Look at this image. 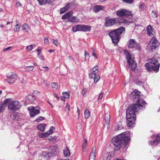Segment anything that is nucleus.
<instances>
[{
	"label": "nucleus",
	"instance_id": "nucleus-1",
	"mask_svg": "<svg viewBox=\"0 0 160 160\" xmlns=\"http://www.w3.org/2000/svg\"><path fill=\"white\" fill-rule=\"evenodd\" d=\"M140 92L138 91L132 92L129 95L130 99L133 101L137 100L136 104L130 105L126 111L127 124L128 127H133L135 125L136 120L135 113L139 110L145 108L147 103L139 97Z\"/></svg>",
	"mask_w": 160,
	"mask_h": 160
},
{
	"label": "nucleus",
	"instance_id": "nucleus-2",
	"mask_svg": "<svg viewBox=\"0 0 160 160\" xmlns=\"http://www.w3.org/2000/svg\"><path fill=\"white\" fill-rule=\"evenodd\" d=\"M130 139V132L128 131L123 132L113 138L112 142L114 146V150H119L123 146L125 148L128 144Z\"/></svg>",
	"mask_w": 160,
	"mask_h": 160
},
{
	"label": "nucleus",
	"instance_id": "nucleus-3",
	"mask_svg": "<svg viewBox=\"0 0 160 160\" xmlns=\"http://www.w3.org/2000/svg\"><path fill=\"white\" fill-rule=\"evenodd\" d=\"M125 31V28L123 27L111 31L109 33L108 35L111 38L112 42L115 44H117L120 40V35L124 34Z\"/></svg>",
	"mask_w": 160,
	"mask_h": 160
},
{
	"label": "nucleus",
	"instance_id": "nucleus-4",
	"mask_svg": "<svg viewBox=\"0 0 160 160\" xmlns=\"http://www.w3.org/2000/svg\"><path fill=\"white\" fill-rule=\"evenodd\" d=\"M144 66L148 71L157 72L159 70L160 64L158 62L157 59L152 58L150 60V62L146 63Z\"/></svg>",
	"mask_w": 160,
	"mask_h": 160
},
{
	"label": "nucleus",
	"instance_id": "nucleus-5",
	"mask_svg": "<svg viewBox=\"0 0 160 160\" xmlns=\"http://www.w3.org/2000/svg\"><path fill=\"white\" fill-rule=\"evenodd\" d=\"M124 54L126 56L127 62L129 65V68L131 70L134 71L137 67V63L134 60V58L132 57L128 51L125 52Z\"/></svg>",
	"mask_w": 160,
	"mask_h": 160
},
{
	"label": "nucleus",
	"instance_id": "nucleus-6",
	"mask_svg": "<svg viewBox=\"0 0 160 160\" xmlns=\"http://www.w3.org/2000/svg\"><path fill=\"white\" fill-rule=\"evenodd\" d=\"M98 68L97 66L92 68L91 70V72L89 75V77L90 78H93L94 79L95 83L97 82L100 78L99 76L97 75L98 72Z\"/></svg>",
	"mask_w": 160,
	"mask_h": 160
},
{
	"label": "nucleus",
	"instance_id": "nucleus-7",
	"mask_svg": "<svg viewBox=\"0 0 160 160\" xmlns=\"http://www.w3.org/2000/svg\"><path fill=\"white\" fill-rule=\"evenodd\" d=\"M21 107V104L18 101H12L11 100V110L13 111L18 110Z\"/></svg>",
	"mask_w": 160,
	"mask_h": 160
},
{
	"label": "nucleus",
	"instance_id": "nucleus-8",
	"mask_svg": "<svg viewBox=\"0 0 160 160\" xmlns=\"http://www.w3.org/2000/svg\"><path fill=\"white\" fill-rule=\"evenodd\" d=\"M8 107L9 110L10 108V98L5 99L2 102L0 106V112H3Z\"/></svg>",
	"mask_w": 160,
	"mask_h": 160
},
{
	"label": "nucleus",
	"instance_id": "nucleus-9",
	"mask_svg": "<svg viewBox=\"0 0 160 160\" xmlns=\"http://www.w3.org/2000/svg\"><path fill=\"white\" fill-rule=\"evenodd\" d=\"M128 47L131 48H135L136 49H139V46L137 44L136 41L134 39H130L128 42Z\"/></svg>",
	"mask_w": 160,
	"mask_h": 160
},
{
	"label": "nucleus",
	"instance_id": "nucleus-10",
	"mask_svg": "<svg viewBox=\"0 0 160 160\" xmlns=\"http://www.w3.org/2000/svg\"><path fill=\"white\" fill-rule=\"evenodd\" d=\"M149 45L151 49H155L159 46V42L155 38H153L149 42Z\"/></svg>",
	"mask_w": 160,
	"mask_h": 160
},
{
	"label": "nucleus",
	"instance_id": "nucleus-11",
	"mask_svg": "<svg viewBox=\"0 0 160 160\" xmlns=\"http://www.w3.org/2000/svg\"><path fill=\"white\" fill-rule=\"evenodd\" d=\"M78 31L90 32L91 30V26H90L84 25H78Z\"/></svg>",
	"mask_w": 160,
	"mask_h": 160
},
{
	"label": "nucleus",
	"instance_id": "nucleus-12",
	"mask_svg": "<svg viewBox=\"0 0 160 160\" xmlns=\"http://www.w3.org/2000/svg\"><path fill=\"white\" fill-rule=\"evenodd\" d=\"M116 14L118 16L121 17L130 16L131 14V12L125 9L118 10Z\"/></svg>",
	"mask_w": 160,
	"mask_h": 160
},
{
	"label": "nucleus",
	"instance_id": "nucleus-13",
	"mask_svg": "<svg viewBox=\"0 0 160 160\" xmlns=\"http://www.w3.org/2000/svg\"><path fill=\"white\" fill-rule=\"evenodd\" d=\"M28 110L29 111L31 117H34L40 112L39 109H36L35 107H28Z\"/></svg>",
	"mask_w": 160,
	"mask_h": 160
},
{
	"label": "nucleus",
	"instance_id": "nucleus-14",
	"mask_svg": "<svg viewBox=\"0 0 160 160\" xmlns=\"http://www.w3.org/2000/svg\"><path fill=\"white\" fill-rule=\"evenodd\" d=\"M115 18H106L105 22V26L106 27H110L112 26L114 24H116Z\"/></svg>",
	"mask_w": 160,
	"mask_h": 160
},
{
	"label": "nucleus",
	"instance_id": "nucleus-15",
	"mask_svg": "<svg viewBox=\"0 0 160 160\" xmlns=\"http://www.w3.org/2000/svg\"><path fill=\"white\" fill-rule=\"evenodd\" d=\"M116 22V24H117L118 23H123L126 24H128L130 22L128 21L127 19L122 18H115Z\"/></svg>",
	"mask_w": 160,
	"mask_h": 160
},
{
	"label": "nucleus",
	"instance_id": "nucleus-16",
	"mask_svg": "<svg viewBox=\"0 0 160 160\" xmlns=\"http://www.w3.org/2000/svg\"><path fill=\"white\" fill-rule=\"evenodd\" d=\"M36 96L34 95H29L27 96L26 98L27 102L29 103H33L36 100Z\"/></svg>",
	"mask_w": 160,
	"mask_h": 160
},
{
	"label": "nucleus",
	"instance_id": "nucleus-17",
	"mask_svg": "<svg viewBox=\"0 0 160 160\" xmlns=\"http://www.w3.org/2000/svg\"><path fill=\"white\" fill-rule=\"evenodd\" d=\"M96 148L93 147L92 149V152L89 157V160H95L96 158L95 152Z\"/></svg>",
	"mask_w": 160,
	"mask_h": 160
},
{
	"label": "nucleus",
	"instance_id": "nucleus-18",
	"mask_svg": "<svg viewBox=\"0 0 160 160\" xmlns=\"http://www.w3.org/2000/svg\"><path fill=\"white\" fill-rule=\"evenodd\" d=\"M155 140L153 141H151V143H152V145H158V142H160V133L155 135Z\"/></svg>",
	"mask_w": 160,
	"mask_h": 160
},
{
	"label": "nucleus",
	"instance_id": "nucleus-19",
	"mask_svg": "<svg viewBox=\"0 0 160 160\" xmlns=\"http://www.w3.org/2000/svg\"><path fill=\"white\" fill-rule=\"evenodd\" d=\"M104 8V7L103 6L97 5L94 6L93 9L94 12L97 13L99 11L103 10Z\"/></svg>",
	"mask_w": 160,
	"mask_h": 160
},
{
	"label": "nucleus",
	"instance_id": "nucleus-20",
	"mask_svg": "<svg viewBox=\"0 0 160 160\" xmlns=\"http://www.w3.org/2000/svg\"><path fill=\"white\" fill-rule=\"evenodd\" d=\"M153 27L150 25H148L147 27V34L149 36H151L153 35L152 32H153Z\"/></svg>",
	"mask_w": 160,
	"mask_h": 160
},
{
	"label": "nucleus",
	"instance_id": "nucleus-21",
	"mask_svg": "<svg viewBox=\"0 0 160 160\" xmlns=\"http://www.w3.org/2000/svg\"><path fill=\"white\" fill-rule=\"evenodd\" d=\"M73 14V12L72 11H69L66 13L62 17V19H65L69 18Z\"/></svg>",
	"mask_w": 160,
	"mask_h": 160
},
{
	"label": "nucleus",
	"instance_id": "nucleus-22",
	"mask_svg": "<svg viewBox=\"0 0 160 160\" xmlns=\"http://www.w3.org/2000/svg\"><path fill=\"white\" fill-rule=\"evenodd\" d=\"M41 49H39L36 50L37 52H38V57L41 60H42V61H43L44 59V58L43 56L41 54Z\"/></svg>",
	"mask_w": 160,
	"mask_h": 160
},
{
	"label": "nucleus",
	"instance_id": "nucleus-23",
	"mask_svg": "<svg viewBox=\"0 0 160 160\" xmlns=\"http://www.w3.org/2000/svg\"><path fill=\"white\" fill-rule=\"evenodd\" d=\"M123 128L121 122H117L115 129L116 130H120Z\"/></svg>",
	"mask_w": 160,
	"mask_h": 160
},
{
	"label": "nucleus",
	"instance_id": "nucleus-24",
	"mask_svg": "<svg viewBox=\"0 0 160 160\" xmlns=\"http://www.w3.org/2000/svg\"><path fill=\"white\" fill-rule=\"evenodd\" d=\"M17 76L14 73H12L11 74V83H12L17 79Z\"/></svg>",
	"mask_w": 160,
	"mask_h": 160
},
{
	"label": "nucleus",
	"instance_id": "nucleus-25",
	"mask_svg": "<svg viewBox=\"0 0 160 160\" xmlns=\"http://www.w3.org/2000/svg\"><path fill=\"white\" fill-rule=\"evenodd\" d=\"M46 126V125L45 124H40L38 125L37 128L39 130L42 132H43Z\"/></svg>",
	"mask_w": 160,
	"mask_h": 160
},
{
	"label": "nucleus",
	"instance_id": "nucleus-26",
	"mask_svg": "<svg viewBox=\"0 0 160 160\" xmlns=\"http://www.w3.org/2000/svg\"><path fill=\"white\" fill-rule=\"evenodd\" d=\"M79 21V19L77 18L76 17L72 16L70 18H69L68 21L71 22H78Z\"/></svg>",
	"mask_w": 160,
	"mask_h": 160
},
{
	"label": "nucleus",
	"instance_id": "nucleus-27",
	"mask_svg": "<svg viewBox=\"0 0 160 160\" xmlns=\"http://www.w3.org/2000/svg\"><path fill=\"white\" fill-rule=\"evenodd\" d=\"M63 152L65 157H69L70 155V151L68 147H66V149L63 150Z\"/></svg>",
	"mask_w": 160,
	"mask_h": 160
},
{
	"label": "nucleus",
	"instance_id": "nucleus-28",
	"mask_svg": "<svg viewBox=\"0 0 160 160\" xmlns=\"http://www.w3.org/2000/svg\"><path fill=\"white\" fill-rule=\"evenodd\" d=\"M104 119L106 123L107 124H109L110 119V116L109 114L107 113L105 114Z\"/></svg>",
	"mask_w": 160,
	"mask_h": 160
},
{
	"label": "nucleus",
	"instance_id": "nucleus-29",
	"mask_svg": "<svg viewBox=\"0 0 160 160\" xmlns=\"http://www.w3.org/2000/svg\"><path fill=\"white\" fill-rule=\"evenodd\" d=\"M112 157V156L110 152H107L105 155L103 160H110Z\"/></svg>",
	"mask_w": 160,
	"mask_h": 160
},
{
	"label": "nucleus",
	"instance_id": "nucleus-30",
	"mask_svg": "<svg viewBox=\"0 0 160 160\" xmlns=\"http://www.w3.org/2000/svg\"><path fill=\"white\" fill-rule=\"evenodd\" d=\"M87 144V140L86 139H84V142L82 145V148L83 152H84L85 150V148Z\"/></svg>",
	"mask_w": 160,
	"mask_h": 160
},
{
	"label": "nucleus",
	"instance_id": "nucleus-31",
	"mask_svg": "<svg viewBox=\"0 0 160 160\" xmlns=\"http://www.w3.org/2000/svg\"><path fill=\"white\" fill-rule=\"evenodd\" d=\"M37 1L40 5H43L47 3L48 0H37Z\"/></svg>",
	"mask_w": 160,
	"mask_h": 160
},
{
	"label": "nucleus",
	"instance_id": "nucleus-32",
	"mask_svg": "<svg viewBox=\"0 0 160 160\" xmlns=\"http://www.w3.org/2000/svg\"><path fill=\"white\" fill-rule=\"evenodd\" d=\"M49 135L48 132L42 133L39 135V137L40 138H44L47 137Z\"/></svg>",
	"mask_w": 160,
	"mask_h": 160
},
{
	"label": "nucleus",
	"instance_id": "nucleus-33",
	"mask_svg": "<svg viewBox=\"0 0 160 160\" xmlns=\"http://www.w3.org/2000/svg\"><path fill=\"white\" fill-rule=\"evenodd\" d=\"M34 68L33 66H29L25 67V69L27 71H32Z\"/></svg>",
	"mask_w": 160,
	"mask_h": 160
},
{
	"label": "nucleus",
	"instance_id": "nucleus-34",
	"mask_svg": "<svg viewBox=\"0 0 160 160\" xmlns=\"http://www.w3.org/2000/svg\"><path fill=\"white\" fill-rule=\"evenodd\" d=\"M58 146L57 145H55L53 147V148L51 151V153H54V152H57L58 151Z\"/></svg>",
	"mask_w": 160,
	"mask_h": 160
},
{
	"label": "nucleus",
	"instance_id": "nucleus-35",
	"mask_svg": "<svg viewBox=\"0 0 160 160\" xmlns=\"http://www.w3.org/2000/svg\"><path fill=\"white\" fill-rule=\"evenodd\" d=\"M90 112L88 110H86L84 112L85 117L86 118H88L90 115Z\"/></svg>",
	"mask_w": 160,
	"mask_h": 160
},
{
	"label": "nucleus",
	"instance_id": "nucleus-36",
	"mask_svg": "<svg viewBox=\"0 0 160 160\" xmlns=\"http://www.w3.org/2000/svg\"><path fill=\"white\" fill-rule=\"evenodd\" d=\"M51 85L53 90H56L57 89L58 85L56 83H52Z\"/></svg>",
	"mask_w": 160,
	"mask_h": 160
},
{
	"label": "nucleus",
	"instance_id": "nucleus-37",
	"mask_svg": "<svg viewBox=\"0 0 160 160\" xmlns=\"http://www.w3.org/2000/svg\"><path fill=\"white\" fill-rule=\"evenodd\" d=\"M28 26L27 24L24 23L22 26V28L23 30L27 32L28 29Z\"/></svg>",
	"mask_w": 160,
	"mask_h": 160
},
{
	"label": "nucleus",
	"instance_id": "nucleus-38",
	"mask_svg": "<svg viewBox=\"0 0 160 160\" xmlns=\"http://www.w3.org/2000/svg\"><path fill=\"white\" fill-rule=\"evenodd\" d=\"M45 119L44 117L41 116L38 117L34 121L39 122Z\"/></svg>",
	"mask_w": 160,
	"mask_h": 160
},
{
	"label": "nucleus",
	"instance_id": "nucleus-39",
	"mask_svg": "<svg viewBox=\"0 0 160 160\" xmlns=\"http://www.w3.org/2000/svg\"><path fill=\"white\" fill-rule=\"evenodd\" d=\"M84 54L85 60H89V59L90 57L89 53L88 52H87L86 51H85Z\"/></svg>",
	"mask_w": 160,
	"mask_h": 160
},
{
	"label": "nucleus",
	"instance_id": "nucleus-40",
	"mask_svg": "<svg viewBox=\"0 0 160 160\" xmlns=\"http://www.w3.org/2000/svg\"><path fill=\"white\" fill-rule=\"evenodd\" d=\"M78 25H74L72 27V30L73 32H76L78 31Z\"/></svg>",
	"mask_w": 160,
	"mask_h": 160
},
{
	"label": "nucleus",
	"instance_id": "nucleus-41",
	"mask_svg": "<svg viewBox=\"0 0 160 160\" xmlns=\"http://www.w3.org/2000/svg\"><path fill=\"white\" fill-rule=\"evenodd\" d=\"M55 130V129L53 127H51L49 129V132H48L49 135L53 133L54 131Z\"/></svg>",
	"mask_w": 160,
	"mask_h": 160
},
{
	"label": "nucleus",
	"instance_id": "nucleus-42",
	"mask_svg": "<svg viewBox=\"0 0 160 160\" xmlns=\"http://www.w3.org/2000/svg\"><path fill=\"white\" fill-rule=\"evenodd\" d=\"M62 94L63 97L65 98H69V94L67 92H63Z\"/></svg>",
	"mask_w": 160,
	"mask_h": 160
},
{
	"label": "nucleus",
	"instance_id": "nucleus-43",
	"mask_svg": "<svg viewBox=\"0 0 160 160\" xmlns=\"http://www.w3.org/2000/svg\"><path fill=\"white\" fill-rule=\"evenodd\" d=\"M152 17L154 18H157L158 17L157 12L155 10L152 11Z\"/></svg>",
	"mask_w": 160,
	"mask_h": 160
},
{
	"label": "nucleus",
	"instance_id": "nucleus-44",
	"mask_svg": "<svg viewBox=\"0 0 160 160\" xmlns=\"http://www.w3.org/2000/svg\"><path fill=\"white\" fill-rule=\"evenodd\" d=\"M67 11L66 10L65 8H62L60 9V14H62Z\"/></svg>",
	"mask_w": 160,
	"mask_h": 160
},
{
	"label": "nucleus",
	"instance_id": "nucleus-45",
	"mask_svg": "<svg viewBox=\"0 0 160 160\" xmlns=\"http://www.w3.org/2000/svg\"><path fill=\"white\" fill-rule=\"evenodd\" d=\"M87 92V90L86 88H84L82 89V96H85V95L86 94Z\"/></svg>",
	"mask_w": 160,
	"mask_h": 160
},
{
	"label": "nucleus",
	"instance_id": "nucleus-46",
	"mask_svg": "<svg viewBox=\"0 0 160 160\" xmlns=\"http://www.w3.org/2000/svg\"><path fill=\"white\" fill-rule=\"evenodd\" d=\"M71 4L70 3H67L65 5V6L64 7V8H65L66 10L68 11V9L71 7Z\"/></svg>",
	"mask_w": 160,
	"mask_h": 160
},
{
	"label": "nucleus",
	"instance_id": "nucleus-47",
	"mask_svg": "<svg viewBox=\"0 0 160 160\" xmlns=\"http://www.w3.org/2000/svg\"><path fill=\"white\" fill-rule=\"evenodd\" d=\"M32 45H30L26 47V49L27 50L29 51H31L32 49Z\"/></svg>",
	"mask_w": 160,
	"mask_h": 160
},
{
	"label": "nucleus",
	"instance_id": "nucleus-48",
	"mask_svg": "<svg viewBox=\"0 0 160 160\" xmlns=\"http://www.w3.org/2000/svg\"><path fill=\"white\" fill-rule=\"evenodd\" d=\"M20 25L18 24H17L15 26V28H14V31L16 32L18 31L19 29H20Z\"/></svg>",
	"mask_w": 160,
	"mask_h": 160
},
{
	"label": "nucleus",
	"instance_id": "nucleus-49",
	"mask_svg": "<svg viewBox=\"0 0 160 160\" xmlns=\"http://www.w3.org/2000/svg\"><path fill=\"white\" fill-rule=\"evenodd\" d=\"M144 83V82L142 81H137L136 82V84L137 85L141 86L143 85V84Z\"/></svg>",
	"mask_w": 160,
	"mask_h": 160
},
{
	"label": "nucleus",
	"instance_id": "nucleus-50",
	"mask_svg": "<svg viewBox=\"0 0 160 160\" xmlns=\"http://www.w3.org/2000/svg\"><path fill=\"white\" fill-rule=\"evenodd\" d=\"M67 109L68 112L70 111V104L68 103L66 104L65 110L66 111Z\"/></svg>",
	"mask_w": 160,
	"mask_h": 160
},
{
	"label": "nucleus",
	"instance_id": "nucleus-51",
	"mask_svg": "<svg viewBox=\"0 0 160 160\" xmlns=\"http://www.w3.org/2000/svg\"><path fill=\"white\" fill-rule=\"evenodd\" d=\"M123 1L127 3L131 4L133 2V0H123Z\"/></svg>",
	"mask_w": 160,
	"mask_h": 160
},
{
	"label": "nucleus",
	"instance_id": "nucleus-52",
	"mask_svg": "<svg viewBox=\"0 0 160 160\" xmlns=\"http://www.w3.org/2000/svg\"><path fill=\"white\" fill-rule=\"evenodd\" d=\"M54 0H48L47 3L48 5H53L54 4Z\"/></svg>",
	"mask_w": 160,
	"mask_h": 160
},
{
	"label": "nucleus",
	"instance_id": "nucleus-53",
	"mask_svg": "<svg viewBox=\"0 0 160 160\" xmlns=\"http://www.w3.org/2000/svg\"><path fill=\"white\" fill-rule=\"evenodd\" d=\"M53 43L56 46H58L59 44V43L58 42V41L57 40L54 39L52 41Z\"/></svg>",
	"mask_w": 160,
	"mask_h": 160
},
{
	"label": "nucleus",
	"instance_id": "nucleus-54",
	"mask_svg": "<svg viewBox=\"0 0 160 160\" xmlns=\"http://www.w3.org/2000/svg\"><path fill=\"white\" fill-rule=\"evenodd\" d=\"M44 43L45 44H48L49 43V41L48 38L47 37L45 38L44 39Z\"/></svg>",
	"mask_w": 160,
	"mask_h": 160
},
{
	"label": "nucleus",
	"instance_id": "nucleus-55",
	"mask_svg": "<svg viewBox=\"0 0 160 160\" xmlns=\"http://www.w3.org/2000/svg\"><path fill=\"white\" fill-rule=\"evenodd\" d=\"M145 5L144 4H142L140 6V9H142V10H143L144 9Z\"/></svg>",
	"mask_w": 160,
	"mask_h": 160
},
{
	"label": "nucleus",
	"instance_id": "nucleus-56",
	"mask_svg": "<svg viewBox=\"0 0 160 160\" xmlns=\"http://www.w3.org/2000/svg\"><path fill=\"white\" fill-rule=\"evenodd\" d=\"M103 96V93L101 92L100 94L99 95V96L98 98V100H101Z\"/></svg>",
	"mask_w": 160,
	"mask_h": 160
},
{
	"label": "nucleus",
	"instance_id": "nucleus-57",
	"mask_svg": "<svg viewBox=\"0 0 160 160\" xmlns=\"http://www.w3.org/2000/svg\"><path fill=\"white\" fill-rule=\"evenodd\" d=\"M39 92L37 91H34L33 92V95H36V96L39 95Z\"/></svg>",
	"mask_w": 160,
	"mask_h": 160
},
{
	"label": "nucleus",
	"instance_id": "nucleus-58",
	"mask_svg": "<svg viewBox=\"0 0 160 160\" xmlns=\"http://www.w3.org/2000/svg\"><path fill=\"white\" fill-rule=\"evenodd\" d=\"M42 68H45V71H48L49 70V68L47 66H45L42 67Z\"/></svg>",
	"mask_w": 160,
	"mask_h": 160
},
{
	"label": "nucleus",
	"instance_id": "nucleus-59",
	"mask_svg": "<svg viewBox=\"0 0 160 160\" xmlns=\"http://www.w3.org/2000/svg\"><path fill=\"white\" fill-rule=\"evenodd\" d=\"M77 112H78V118L79 119V115H80V111H79V108L78 107H77Z\"/></svg>",
	"mask_w": 160,
	"mask_h": 160
},
{
	"label": "nucleus",
	"instance_id": "nucleus-60",
	"mask_svg": "<svg viewBox=\"0 0 160 160\" xmlns=\"http://www.w3.org/2000/svg\"><path fill=\"white\" fill-rule=\"evenodd\" d=\"M4 82H8L9 83H10V81L9 80L7 79H5L4 80Z\"/></svg>",
	"mask_w": 160,
	"mask_h": 160
},
{
	"label": "nucleus",
	"instance_id": "nucleus-61",
	"mask_svg": "<svg viewBox=\"0 0 160 160\" xmlns=\"http://www.w3.org/2000/svg\"><path fill=\"white\" fill-rule=\"evenodd\" d=\"M10 49V47H8L6 49H5L4 50H3V51H5L7 50H9Z\"/></svg>",
	"mask_w": 160,
	"mask_h": 160
},
{
	"label": "nucleus",
	"instance_id": "nucleus-62",
	"mask_svg": "<svg viewBox=\"0 0 160 160\" xmlns=\"http://www.w3.org/2000/svg\"><path fill=\"white\" fill-rule=\"evenodd\" d=\"M16 5L17 6H19L21 5V4L19 2H17L16 3Z\"/></svg>",
	"mask_w": 160,
	"mask_h": 160
},
{
	"label": "nucleus",
	"instance_id": "nucleus-63",
	"mask_svg": "<svg viewBox=\"0 0 160 160\" xmlns=\"http://www.w3.org/2000/svg\"><path fill=\"white\" fill-rule=\"evenodd\" d=\"M54 51V50L53 49H51L48 50V52L50 53L53 52Z\"/></svg>",
	"mask_w": 160,
	"mask_h": 160
},
{
	"label": "nucleus",
	"instance_id": "nucleus-64",
	"mask_svg": "<svg viewBox=\"0 0 160 160\" xmlns=\"http://www.w3.org/2000/svg\"><path fill=\"white\" fill-rule=\"evenodd\" d=\"M54 95L55 97L57 98L58 99L59 98L58 97L56 93H54Z\"/></svg>",
	"mask_w": 160,
	"mask_h": 160
}]
</instances>
